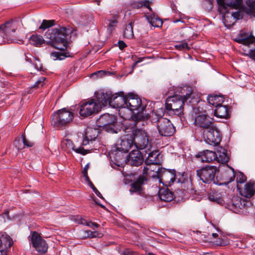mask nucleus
I'll return each mask as SVG.
<instances>
[{"mask_svg": "<svg viewBox=\"0 0 255 255\" xmlns=\"http://www.w3.org/2000/svg\"><path fill=\"white\" fill-rule=\"evenodd\" d=\"M73 32L71 27L61 26L49 29L45 33L47 43L60 50H65L68 46V36Z\"/></svg>", "mask_w": 255, "mask_h": 255, "instance_id": "obj_1", "label": "nucleus"}, {"mask_svg": "<svg viewBox=\"0 0 255 255\" xmlns=\"http://www.w3.org/2000/svg\"><path fill=\"white\" fill-rule=\"evenodd\" d=\"M126 107H128L132 112V121L131 124L136 126L140 122L147 120L149 115L146 113L145 108L146 105L143 103L141 99L133 93H129L127 94Z\"/></svg>", "mask_w": 255, "mask_h": 255, "instance_id": "obj_2", "label": "nucleus"}, {"mask_svg": "<svg viewBox=\"0 0 255 255\" xmlns=\"http://www.w3.org/2000/svg\"><path fill=\"white\" fill-rule=\"evenodd\" d=\"M181 93L182 95H176L167 98L165 107L170 114L178 116L183 114V106L184 103L192 95L191 88L188 86L184 87L182 89Z\"/></svg>", "mask_w": 255, "mask_h": 255, "instance_id": "obj_3", "label": "nucleus"}, {"mask_svg": "<svg viewBox=\"0 0 255 255\" xmlns=\"http://www.w3.org/2000/svg\"><path fill=\"white\" fill-rule=\"evenodd\" d=\"M138 123L136 126H133L130 128L126 127L125 129V133L132 132L134 146L138 149L142 150L143 152H148L151 148V145L149 140V137L145 130L136 128L139 127Z\"/></svg>", "mask_w": 255, "mask_h": 255, "instance_id": "obj_4", "label": "nucleus"}, {"mask_svg": "<svg viewBox=\"0 0 255 255\" xmlns=\"http://www.w3.org/2000/svg\"><path fill=\"white\" fill-rule=\"evenodd\" d=\"M152 117V122L156 123V127L159 134L162 136H170L175 131V127L167 119L162 117H158L156 114Z\"/></svg>", "mask_w": 255, "mask_h": 255, "instance_id": "obj_5", "label": "nucleus"}, {"mask_svg": "<svg viewBox=\"0 0 255 255\" xmlns=\"http://www.w3.org/2000/svg\"><path fill=\"white\" fill-rule=\"evenodd\" d=\"M73 118V113L66 108H63L52 115V122L55 127L61 128L70 123Z\"/></svg>", "mask_w": 255, "mask_h": 255, "instance_id": "obj_6", "label": "nucleus"}, {"mask_svg": "<svg viewBox=\"0 0 255 255\" xmlns=\"http://www.w3.org/2000/svg\"><path fill=\"white\" fill-rule=\"evenodd\" d=\"M235 41L252 48L248 55L255 61V37L254 36L242 30L235 38Z\"/></svg>", "mask_w": 255, "mask_h": 255, "instance_id": "obj_7", "label": "nucleus"}, {"mask_svg": "<svg viewBox=\"0 0 255 255\" xmlns=\"http://www.w3.org/2000/svg\"><path fill=\"white\" fill-rule=\"evenodd\" d=\"M23 27L22 21L20 19H12L0 26V29L8 40L11 41V37L17 30L21 29Z\"/></svg>", "mask_w": 255, "mask_h": 255, "instance_id": "obj_8", "label": "nucleus"}, {"mask_svg": "<svg viewBox=\"0 0 255 255\" xmlns=\"http://www.w3.org/2000/svg\"><path fill=\"white\" fill-rule=\"evenodd\" d=\"M217 170L216 166H206L197 171V175L204 183L210 184L213 182L218 184V181L215 178Z\"/></svg>", "mask_w": 255, "mask_h": 255, "instance_id": "obj_9", "label": "nucleus"}, {"mask_svg": "<svg viewBox=\"0 0 255 255\" xmlns=\"http://www.w3.org/2000/svg\"><path fill=\"white\" fill-rule=\"evenodd\" d=\"M218 10L220 13H227L232 9H239L242 4V0H216Z\"/></svg>", "mask_w": 255, "mask_h": 255, "instance_id": "obj_10", "label": "nucleus"}, {"mask_svg": "<svg viewBox=\"0 0 255 255\" xmlns=\"http://www.w3.org/2000/svg\"><path fill=\"white\" fill-rule=\"evenodd\" d=\"M116 118L112 115L105 114L98 119L97 124L99 127L103 128L108 131L113 132L115 130Z\"/></svg>", "mask_w": 255, "mask_h": 255, "instance_id": "obj_11", "label": "nucleus"}, {"mask_svg": "<svg viewBox=\"0 0 255 255\" xmlns=\"http://www.w3.org/2000/svg\"><path fill=\"white\" fill-rule=\"evenodd\" d=\"M204 140L210 145H218L221 141V135L219 131L213 126L203 131Z\"/></svg>", "mask_w": 255, "mask_h": 255, "instance_id": "obj_12", "label": "nucleus"}, {"mask_svg": "<svg viewBox=\"0 0 255 255\" xmlns=\"http://www.w3.org/2000/svg\"><path fill=\"white\" fill-rule=\"evenodd\" d=\"M30 237L32 246L35 249L39 255L44 254L47 252L48 245L38 233L33 232Z\"/></svg>", "mask_w": 255, "mask_h": 255, "instance_id": "obj_13", "label": "nucleus"}, {"mask_svg": "<svg viewBox=\"0 0 255 255\" xmlns=\"http://www.w3.org/2000/svg\"><path fill=\"white\" fill-rule=\"evenodd\" d=\"M143 154L140 149H133L127 157V163L135 166L141 165L143 161Z\"/></svg>", "mask_w": 255, "mask_h": 255, "instance_id": "obj_14", "label": "nucleus"}, {"mask_svg": "<svg viewBox=\"0 0 255 255\" xmlns=\"http://www.w3.org/2000/svg\"><path fill=\"white\" fill-rule=\"evenodd\" d=\"M99 110L94 100L91 99L89 102L84 103L81 106L79 114L82 117H87L96 112H98Z\"/></svg>", "mask_w": 255, "mask_h": 255, "instance_id": "obj_15", "label": "nucleus"}, {"mask_svg": "<svg viewBox=\"0 0 255 255\" xmlns=\"http://www.w3.org/2000/svg\"><path fill=\"white\" fill-rule=\"evenodd\" d=\"M127 98V94L125 95L123 92L112 94L109 105L114 108L120 109L123 107H126Z\"/></svg>", "mask_w": 255, "mask_h": 255, "instance_id": "obj_16", "label": "nucleus"}, {"mask_svg": "<svg viewBox=\"0 0 255 255\" xmlns=\"http://www.w3.org/2000/svg\"><path fill=\"white\" fill-rule=\"evenodd\" d=\"M133 146L134 140L131 132L124 135L121 137L120 143L118 144L117 149L124 152H127Z\"/></svg>", "mask_w": 255, "mask_h": 255, "instance_id": "obj_17", "label": "nucleus"}, {"mask_svg": "<svg viewBox=\"0 0 255 255\" xmlns=\"http://www.w3.org/2000/svg\"><path fill=\"white\" fill-rule=\"evenodd\" d=\"M96 101L98 108L101 109L102 107L106 106L108 104H109V101L111 100L112 93L110 91L104 92L103 91H99L95 92Z\"/></svg>", "mask_w": 255, "mask_h": 255, "instance_id": "obj_18", "label": "nucleus"}, {"mask_svg": "<svg viewBox=\"0 0 255 255\" xmlns=\"http://www.w3.org/2000/svg\"><path fill=\"white\" fill-rule=\"evenodd\" d=\"M196 126L207 129L213 126V119L207 115L199 114L195 118Z\"/></svg>", "mask_w": 255, "mask_h": 255, "instance_id": "obj_19", "label": "nucleus"}, {"mask_svg": "<svg viewBox=\"0 0 255 255\" xmlns=\"http://www.w3.org/2000/svg\"><path fill=\"white\" fill-rule=\"evenodd\" d=\"M12 244L11 238L7 234H2L0 237V255H7V252Z\"/></svg>", "mask_w": 255, "mask_h": 255, "instance_id": "obj_20", "label": "nucleus"}, {"mask_svg": "<svg viewBox=\"0 0 255 255\" xmlns=\"http://www.w3.org/2000/svg\"><path fill=\"white\" fill-rule=\"evenodd\" d=\"M237 189L242 196L250 198L255 194V183L251 181L249 182L244 185V188H241L238 184Z\"/></svg>", "mask_w": 255, "mask_h": 255, "instance_id": "obj_21", "label": "nucleus"}, {"mask_svg": "<svg viewBox=\"0 0 255 255\" xmlns=\"http://www.w3.org/2000/svg\"><path fill=\"white\" fill-rule=\"evenodd\" d=\"M62 147L67 152L70 151L71 150H74L78 153H80L83 155H85L88 153V150L84 149L83 147H79L77 148H74V144L72 140L69 139H64L61 143Z\"/></svg>", "mask_w": 255, "mask_h": 255, "instance_id": "obj_22", "label": "nucleus"}, {"mask_svg": "<svg viewBox=\"0 0 255 255\" xmlns=\"http://www.w3.org/2000/svg\"><path fill=\"white\" fill-rule=\"evenodd\" d=\"M161 168L157 164H146L143 170V174L149 177L157 178Z\"/></svg>", "mask_w": 255, "mask_h": 255, "instance_id": "obj_23", "label": "nucleus"}, {"mask_svg": "<svg viewBox=\"0 0 255 255\" xmlns=\"http://www.w3.org/2000/svg\"><path fill=\"white\" fill-rule=\"evenodd\" d=\"M157 178L159 179L160 182L163 184H169L171 182H173L175 180V175L171 172L161 168L160 172Z\"/></svg>", "mask_w": 255, "mask_h": 255, "instance_id": "obj_24", "label": "nucleus"}, {"mask_svg": "<svg viewBox=\"0 0 255 255\" xmlns=\"http://www.w3.org/2000/svg\"><path fill=\"white\" fill-rule=\"evenodd\" d=\"M119 115L120 116L125 120H128V122L126 123L124 129L126 127L130 128L132 126L131 121H132V111L128 107H123L119 109Z\"/></svg>", "mask_w": 255, "mask_h": 255, "instance_id": "obj_25", "label": "nucleus"}, {"mask_svg": "<svg viewBox=\"0 0 255 255\" xmlns=\"http://www.w3.org/2000/svg\"><path fill=\"white\" fill-rule=\"evenodd\" d=\"M196 157L199 158L202 162H210L216 159L217 154L213 151L206 150L199 153Z\"/></svg>", "mask_w": 255, "mask_h": 255, "instance_id": "obj_26", "label": "nucleus"}, {"mask_svg": "<svg viewBox=\"0 0 255 255\" xmlns=\"http://www.w3.org/2000/svg\"><path fill=\"white\" fill-rule=\"evenodd\" d=\"M235 178V173L232 168L225 171L222 174L221 179L222 183H219V185H227L232 181H234Z\"/></svg>", "mask_w": 255, "mask_h": 255, "instance_id": "obj_27", "label": "nucleus"}, {"mask_svg": "<svg viewBox=\"0 0 255 255\" xmlns=\"http://www.w3.org/2000/svg\"><path fill=\"white\" fill-rule=\"evenodd\" d=\"M143 156L146 157L145 160L146 164H157L159 161L157 159L158 151L156 150H151L150 149L148 152H144Z\"/></svg>", "mask_w": 255, "mask_h": 255, "instance_id": "obj_28", "label": "nucleus"}, {"mask_svg": "<svg viewBox=\"0 0 255 255\" xmlns=\"http://www.w3.org/2000/svg\"><path fill=\"white\" fill-rule=\"evenodd\" d=\"M146 180V178L143 175H140L139 177L133 182L130 185L129 191L132 193L133 192H138L140 193L142 190V185Z\"/></svg>", "mask_w": 255, "mask_h": 255, "instance_id": "obj_29", "label": "nucleus"}, {"mask_svg": "<svg viewBox=\"0 0 255 255\" xmlns=\"http://www.w3.org/2000/svg\"><path fill=\"white\" fill-rule=\"evenodd\" d=\"M214 115L219 118L228 119L229 117V111L227 106L222 104L217 106L214 112Z\"/></svg>", "mask_w": 255, "mask_h": 255, "instance_id": "obj_30", "label": "nucleus"}, {"mask_svg": "<svg viewBox=\"0 0 255 255\" xmlns=\"http://www.w3.org/2000/svg\"><path fill=\"white\" fill-rule=\"evenodd\" d=\"M158 197L165 202L171 201L174 198L173 193L167 188L160 189L158 191Z\"/></svg>", "mask_w": 255, "mask_h": 255, "instance_id": "obj_31", "label": "nucleus"}, {"mask_svg": "<svg viewBox=\"0 0 255 255\" xmlns=\"http://www.w3.org/2000/svg\"><path fill=\"white\" fill-rule=\"evenodd\" d=\"M97 130L92 128L87 129L86 134L84 137L82 142L83 145H86L89 144V141L94 140L97 137Z\"/></svg>", "mask_w": 255, "mask_h": 255, "instance_id": "obj_32", "label": "nucleus"}, {"mask_svg": "<svg viewBox=\"0 0 255 255\" xmlns=\"http://www.w3.org/2000/svg\"><path fill=\"white\" fill-rule=\"evenodd\" d=\"M207 101L209 104L216 108L224 102V98L218 95H209L207 98Z\"/></svg>", "mask_w": 255, "mask_h": 255, "instance_id": "obj_33", "label": "nucleus"}, {"mask_svg": "<svg viewBox=\"0 0 255 255\" xmlns=\"http://www.w3.org/2000/svg\"><path fill=\"white\" fill-rule=\"evenodd\" d=\"M146 19L150 24L154 27H161L163 22L162 20L154 14H147Z\"/></svg>", "mask_w": 255, "mask_h": 255, "instance_id": "obj_34", "label": "nucleus"}, {"mask_svg": "<svg viewBox=\"0 0 255 255\" xmlns=\"http://www.w3.org/2000/svg\"><path fill=\"white\" fill-rule=\"evenodd\" d=\"M30 44L36 46L40 47L45 43V40L43 37L39 35L33 34L29 39Z\"/></svg>", "mask_w": 255, "mask_h": 255, "instance_id": "obj_35", "label": "nucleus"}, {"mask_svg": "<svg viewBox=\"0 0 255 255\" xmlns=\"http://www.w3.org/2000/svg\"><path fill=\"white\" fill-rule=\"evenodd\" d=\"M222 14V20L226 26L230 27L236 21L235 18H234V17H233L231 15H230V11L227 13H225V14Z\"/></svg>", "mask_w": 255, "mask_h": 255, "instance_id": "obj_36", "label": "nucleus"}, {"mask_svg": "<svg viewBox=\"0 0 255 255\" xmlns=\"http://www.w3.org/2000/svg\"><path fill=\"white\" fill-rule=\"evenodd\" d=\"M218 155L216 158L218 161L221 163H227L229 160V157L226 153V151L224 149H221L218 150Z\"/></svg>", "mask_w": 255, "mask_h": 255, "instance_id": "obj_37", "label": "nucleus"}, {"mask_svg": "<svg viewBox=\"0 0 255 255\" xmlns=\"http://www.w3.org/2000/svg\"><path fill=\"white\" fill-rule=\"evenodd\" d=\"M133 23L130 22L126 25L124 31V36L128 39H131L133 37Z\"/></svg>", "mask_w": 255, "mask_h": 255, "instance_id": "obj_38", "label": "nucleus"}, {"mask_svg": "<svg viewBox=\"0 0 255 255\" xmlns=\"http://www.w3.org/2000/svg\"><path fill=\"white\" fill-rule=\"evenodd\" d=\"M246 3L247 7L245 10V12L251 15L255 14V0H246Z\"/></svg>", "mask_w": 255, "mask_h": 255, "instance_id": "obj_39", "label": "nucleus"}, {"mask_svg": "<svg viewBox=\"0 0 255 255\" xmlns=\"http://www.w3.org/2000/svg\"><path fill=\"white\" fill-rule=\"evenodd\" d=\"M150 3V2L148 0L133 1L131 3V6L134 8H139L142 6H144L147 7L150 11H151Z\"/></svg>", "mask_w": 255, "mask_h": 255, "instance_id": "obj_40", "label": "nucleus"}, {"mask_svg": "<svg viewBox=\"0 0 255 255\" xmlns=\"http://www.w3.org/2000/svg\"><path fill=\"white\" fill-rule=\"evenodd\" d=\"M77 221L78 224H81L84 225H86L90 228L94 229L95 228H98L99 227V225L97 223L92 222L91 221H87L85 219L82 218L80 216L77 217Z\"/></svg>", "mask_w": 255, "mask_h": 255, "instance_id": "obj_41", "label": "nucleus"}, {"mask_svg": "<svg viewBox=\"0 0 255 255\" xmlns=\"http://www.w3.org/2000/svg\"><path fill=\"white\" fill-rule=\"evenodd\" d=\"M106 23L107 25V29L110 33H111L117 25L118 20L116 17L112 19H106Z\"/></svg>", "mask_w": 255, "mask_h": 255, "instance_id": "obj_42", "label": "nucleus"}, {"mask_svg": "<svg viewBox=\"0 0 255 255\" xmlns=\"http://www.w3.org/2000/svg\"><path fill=\"white\" fill-rule=\"evenodd\" d=\"M208 199L210 201L215 202L219 204H223L224 202L221 196L214 192L208 194Z\"/></svg>", "mask_w": 255, "mask_h": 255, "instance_id": "obj_43", "label": "nucleus"}, {"mask_svg": "<svg viewBox=\"0 0 255 255\" xmlns=\"http://www.w3.org/2000/svg\"><path fill=\"white\" fill-rule=\"evenodd\" d=\"M55 21L54 20H43L39 29L45 30L46 28H49L54 24Z\"/></svg>", "mask_w": 255, "mask_h": 255, "instance_id": "obj_44", "label": "nucleus"}, {"mask_svg": "<svg viewBox=\"0 0 255 255\" xmlns=\"http://www.w3.org/2000/svg\"><path fill=\"white\" fill-rule=\"evenodd\" d=\"M45 79L46 78L44 77H40L31 88L34 89L41 88L44 84Z\"/></svg>", "mask_w": 255, "mask_h": 255, "instance_id": "obj_45", "label": "nucleus"}, {"mask_svg": "<svg viewBox=\"0 0 255 255\" xmlns=\"http://www.w3.org/2000/svg\"><path fill=\"white\" fill-rule=\"evenodd\" d=\"M174 47L176 49H178L179 50H182L184 49H189V47L188 45V44L186 42L181 41L179 43H178L176 45H175Z\"/></svg>", "mask_w": 255, "mask_h": 255, "instance_id": "obj_46", "label": "nucleus"}, {"mask_svg": "<svg viewBox=\"0 0 255 255\" xmlns=\"http://www.w3.org/2000/svg\"><path fill=\"white\" fill-rule=\"evenodd\" d=\"M22 142L23 143V148L25 146L27 147H31L34 144L33 142L27 140L24 135H22Z\"/></svg>", "mask_w": 255, "mask_h": 255, "instance_id": "obj_47", "label": "nucleus"}, {"mask_svg": "<svg viewBox=\"0 0 255 255\" xmlns=\"http://www.w3.org/2000/svg\"><path fill=\"white\" fill-rule=\"evenodd\" d=\"M34 66V67L37 70H41L42 69V64L40 63L39 59L38 58L33 57V61L31 63Z\"/></svg>", "mask_w": 255, "mask_h": 255, "instance_id": "obj_48", "label": "nucleus"}, {"mask_svg": "<svg viewBox=\"0 0 255 255\" xmlns=\"http://www.w3.org/2000/svg\"><path fill=\"white\" fill-rule=\"evenodd\" d=\"M230 15H231L233 16V17H234V18H235V20L236 21L243 17V14L242 13V12L239 10H238L235 12H230Z\"/></svg>", "mask_w": 255, "mask_h": 255, "instance_id": "obj_49", "label": "nucleus"}, {"mask_svg": "<svg viewBox=\"0 0 255 255\" xmlns=\"http://www.w3.org/2000/svg\"><path fill=\"white\" fill-rule=\"evenodd\" d=\"M90 187L93 189V191L95 192V193L97 195V196H98L99 198L101 199H103V197L102 195L101 194V193L97 190V189L95 187L94 184L92 183V182H90Z\"/></svg>", "mask_w": 255, "mask_h": 255, "instance_id": "obj_50", "label": "nucleus"}, {"mask_svg": "<svg viewBox=\"0 0 255 255\" xmlns=\"http://www.w3.org/2000/svg\"><path fill=\"white\" fill-rule=\"evenodd\" d=\"M247 180L246 177L242 173H241L237 178V181L238 183H243Z\"/></svg>", "mask_w": 255, "mask_h": 255, "instance_id": "obj_51", "label": "nucleus"}, {"mask_svg": "<svg viewBox=\"0 0 255 255\" xmlns=\"http://www.w3.org/2000/svg\"><path fill=\"white\" fill-rule=\"evenodd\" d=\"M87 235L85 236V237H96V235L98 234L96 232H92L91 231H87L84 232Z\"/></svg>", "mask_w": 255, "mask_h": 255, "instance_id": "obj_52", "label": "nucleus"}, {"mask_svg": "<svg viewBox=\"0 0 255 255\" xmlns=\"http://www.w3.org/2000/svg\"><path fill=\"white\" fill-rule=\"evenodd\" d=\"M22 142V139L21 140L20 138L18 139H16L14 142V145L16 147H17L18 149H21L23 148V144H21V142Z\"/></svg>", "mask_w": 255, "mask_h": 255, "instance_id": "obj_53", "label": "nucleus"}, {"mask_svg": "<svg viewBox=\"0 0 255 255\" xmlns=\"http://www.w3.org/2000/svg\"><path fill=\"white\" fill-rule=\"evenodd\" d=\"M1 42L9 43L8 40L6 39V37L3 34L2 31L0 29V43H1Z\"/></svg>", "mask_w": 255, "mask_h": 255, "instance_id": "obj_54", "label": "nucleus"}, {"mask_svg": "<svg viewBox=\"0 0 255 255\" xmlns=\"http://www.w3.org/2000/svg\"><path fill=\"white\" fill-rule=\"evenodd\" d=\"M29 53H25V58L27 62L32 63L33 61V57Z\"/></svg>", "mask_w": 255, "mask_h": 255, "instance_id": "obj_55", "label": "nucleus"}, {"mask_svg": "<svg viewBox=\"0 0 255 255\" xmlns=\"http://www.w3.org/2000/svg\"><path fill=\"white\" fill-rule=\"evenodd\" d=\"M118 44H119V47L121 50L123 49L126 47H127L126 44L123 41L120 40L118 42Z\"/></svg>", "mask_w": 255, "mask_h": 255, "instance_id": "obj_56", "label": "nucleus"}, {"mask_svg": "<svg viewBox=\"0 0 255 255\" xmlns=\"http://www.w3.org/2000/svg\"><path fill=\"white\" fill-rule=\"evenodd\" d=\"M146 58V57H145L138 58V59L133 64L132 68L135 67L138 63L142 62L144 59Z\"/></svg>", "mask_w": 255, "mask_h": 255, "instance_id": "obj_57", "label": "nucleus"}, {"mask_svg": "<svg viewBox=\"0 0 255 255\" xmlns=\"http://www.w3.org/2000/svg\"><path fill=\"white\" fill-rule=\"evenodd\" d=\"M54 55L57 59H59L60 60L63 59L65 57V56L64 55L61 54L59 53H55Z\"/></svg>", "mask_w": 255, "mask_h": 255, "instance_id": "obj_58", "label": "nucleus"}, {"mask_svg": "<svg viewBox=\"0 0 255 255\" xmlns=\"http://www.w3.org/2000/svg\"><path fill=\"white\" fill-rule=\"evenodd\" d=\"M8 213H9V211L8 210H5L4 212H3V213L2 214V216H6L7 219L8 220H10L11 218L8 215Z\"/></svg>", "mask_w": 255, "mask_h": 255, "instance_id": "obj_59", "label": "nucleus"}, {"mask_svg": "<svg viewBox=\"0 0 255 255\" xmlns=\"http://www.w3.org/2000/svg\"><path fill=\"white\" fill-rule=\"evenodd\" d=\"M88 168V166L87 165L85 166V168H84V170L83 171V174L84 175L88 174L87 170Z\"/></svg>", "mask_w": 255, "mask_h": 255, "instance_id": "obj_60", "label": "nucleus"}, {"mask_svg": "<svg viewBox=\"0 0 255 255\" xmlns=\"http://www.w3.org/2000/svg\"><path fill=\"white\" fill-rule=\"evenodd\" d=\"M104 73V72L103 71H97L93 74H92V76H96L97 77H98L99 75L101 73Z\"/></svg>", "mask_w": 255, "mask_h": 255, "instance_id": "obj_61", "label": "nucleus"}, {"mask_svg": "<svg viewBox=\"0 0 255 255\" xmlns=\"http://www.w3.org/2000/svg\"><path fill=\"white\" fill-rule=\"evenodd\" d=\"M85 177V179H86V181H87L88 182V184L89 185H90V182H91L90 180V179H89V177H88V174L87 175H84Z\"/></svg>", "mask_w": 255, "mask_h": 255, "instance_id": "obj_62", "label": "nucleus"}, {"mask_svg": "<svg viewBox=\"0 0 255 255\" xmlns=\"http://www.w3.org/2000/svg\"><path fill=\"white\" fill-rule=\"evenodd\" d=\"M209 4L211 5H212L213 1L214 0H205Z\"/></svg>", "mask_w": 255, "mask_h": 255, "instance_id": "obj_63", "label": "nucleus"}, {"mask_svg": "<svg viewBox=\"0 0 255 255\" xmlns=\"http://www.w3.org/2000/svg\"><path fill=\"white\" fill-rule=\"evenodd\" d=\"M124 255H133L132 254L129 253V252H125L124 253Z\"/></svg>", "mask_w": 255, "mask_h": 255, "instance_id": "obj_64", "label": "nucleus"}]
</instances>
